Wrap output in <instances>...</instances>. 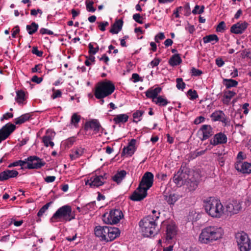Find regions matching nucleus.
<instances>
[{"instance_id":"nucleus-1","label":"nucleus","mask_w":251,"mask_h":251,"mask_svg":"<svg viewBox=\"0 0 251 251\" xmlns=\"http://www.w3.org/2000/svg\"><path fill=\"white\" fill-rule=\"evenodd\" d=\"M153 175L151 172H147L143 175L138 188L130 196V199L133 201H140L147 195V190L153 184Z\"/></svg>"},{"instance_id":"nucleus-2","label":"nucleus","mask_w":251,"mask_h":251,"mask_svg":"<svg viewBox=\"0 0 251 251\" xmlns=\"http://www.w3.org/2000/svg\"><path fill=\"white\" fill-rule=\"evenodd\" d=\"M224 232L223 228L215 226H210L202 229L199 241L202 244H208L221 239Z\"/></svg>"},{"instance_id":"nucleus-3","label":"nucleus","mask_w":251,"mask_h":251,"mask_svg":"<svg viewBox=\"0 0 251 251\" xmlns=\"http://www.w3.org/2000/svg\"><path fill=\"white\" fill-rule=\"evenodd\" d=\"M157 214L154 217L148 215L139 222L141 231L144 236L149 237L157 233L159 229L156 221L159 219V213Z\"/></svg>"},{"instance_id":"nucleus-4","label":"nucleus","mask_w":251,"mask_h":251,"mask_svg":"<svg viewBox=\"0 0 251 251\" xmlns=\"http://www.w3.org/2000/svg\"><path fill=\"white\" fill-rule=\"evenodd\" d=\"M206 213L213 218H220L224 213V207L220 200L209 197L203 201Z\"/></svg>"},{"instance_id":"nucleus-5","label":"nucleus","mask_w":251,"mask_h":251,"mask_svg":"<svg viewBox=\"0 0 251 251\" xmlns=\"http://www.w3.org/2000/svg\"><path fill=\"white\" fill-rule=\"evenodd\" d=\"M115 89V86L110 81L99 82L96 88L95 96L98 99H103L111 95Z\"/></svg>"},{"instance_id":"nucleus-6","label":"nucleus","mask_w":251,"mask_h":251,"mask_svg":"<svg viewBox=\"0 0 251 251\" xmlns=\"http://www.w3.org/2000/svg\"><path fill=\"white\" fill-rule=\"evenodd\" d=\"M123 217V213L121 210L113 209L109 213H105L103 215V221L107 224H116Z\"/></svg>"},{"instance_id":"nucleus-7","label":"nucleus","mask_w":251,"mask_h":251,"mask_svg":"<svg viewBox=\"0 0 251 251\" xmlns=\"http://www.w3.org/2000/svg\"><path fill=\"white\" fill-rule=\"evenodd\" d=\"M235 237L240 251H249L251 250V243L245 232H238L236 234Z\"/></svg>"},{"instance_id":"nucleus-8","label":"nucleus","mask_w":251,"mask_h":251,"mask_svg":"<svg viewBox=\"0 0 251 251\" xmlns=\"http://www.w3.org/2000/svg\"><path fill=\"white\" fill-rule=\"evenodd\" d=\"M27 166L28 169H39L44 166L45 162L43 159L36 156H30L26 158Z\"/></svg>"},{"instance_id":"nucleus-9","label":"nucleus","mask_w":251,"mask_h":251,"mask_svg":"<svg viewBox=\"0 0 251 251\" xmlns=\"http://www.w3.org/2000/svg\"><path fill=\"white\" fill-rule=\"evenodd\" d=\"M190 175L183 171H178L174 176V181L177 185H185L190 179Z\"/></svg>"},{"instance_id":"nucleus-10","label":"nucleus","mask_w":251,"mask_h":251,"mask_svg":"<svg viewBox=\"0 0 251 251\" xmlns=\"http://www.w3.org/2000/svg\"><path fill=\"white\" fill-rule=\"evenodd\" d=\"M106 179L105 175L92 176L85 181V185H89L91 188L98 187L103 184Z\"/></svg>"},{"instance_id":"nucleus-11","label":"nucleus","mask_w":251,"mask_h":251,"mask_svg":"<svg viewBox=\"0 0 251 251\" xmlns=\"http://www.w3.org/2000/svg\"><path fill=\"white\" fill-rule=\"evenodd\" d=\"M15 126L12 124H7L0 129V143L5 140L15 130Z\"/></svg>"},{"instance_id":"nucleus-12","label":"nucleus","mask_w":251,"mask_h":251,"mask_svg":"<svg viewBox=\"0 0 251 251\" xmlns=\"http://www.w3.org/2000/svg\"><path fill=\"white\" fill-rule=\"evenodd\" d=\"M109 227L107 226H97L94 230L95 235L100 238V240L107 242V237Z\"/></svg>"},{"instance_id":"nucleus-13","label":"nucleus","mask_w":251,"mask_h":251,"mask_svg":"<svg viewBox=\"0 0 251 251\" xmlns=\"http://www.w3.org/2000/svg\"><path fill=\"white\" fill-rule=\"evenodd\" d=\"M235 168L238 172L243 174L251 173V164L247 162L236 161Z\"/></svg>"},{"instance_id":"nucleus-14","label":"nucleus","mask_w":251,"mask_h":251,"mask_svg":"<svg viewBox=\"0 0 251 251\" xmlns=\"http://www.w3.org/2000/svg\"><path fill=\"white\" fill-rule=\"evenodd\" d=\"M240 203L236 201L228 203L226 206V212L227 215H232L237 213L240 210Z\"/></svg>"},{"instance_id":"nucleus-15","label":"nucleus","mask_w":251,"mask_h":251,"mask_svg":"<svg viewBox=\"0 0 251 251\" xmlns=\"http://www.w3.org/2000/svg\"><path fill=\"white\" fill-rule=\"evenodd\" d=\"M248 25L246 22H239L233 25L230 28V31L236 34H240L243 33Z\"/></svg>"},{"instance_id":"nucleus-16","label":"nucleus","mask_w":251,"mask_h":251,"mask_svg":"<svg viewBox=\"0 0 251 251\" xmlns=\"http://www.w3.org/2000/svg\"><path fill=\"white\" fill-rule=\"evenodd\" d=\"M227 142L226 136L222 132L216 134L213 138L210 140V144L213 146H217L219 144H223Z\"/></svg>"},{"instance_id":"nucleus-17","label":"nucleus","mask_w":251,"mask_h":251,"mask_svg":"<svg viewBox=\"0 0 251 251\" xmlns=\"http://www.w3.org/2000/svg\"><path fill=\"white\" fill-rule=\"evenodd\" d=\"M89 129H93L95 133H97L100 129H103L100 123L97 120H93L85 123L84 129L85 130H88Z\"/></svg>"},{"instance_id":"nucleus-18","label":"nucleus","mask_w":251,"mask_h":251,"mask_svg":"<svg viewBox=\"0 0 251 251\" xmlns=\"http://www.w3.org/2000/svg\"><path fill=\"white\" fill-rule=\"evenodd\" d=\"M55 136V133L51 131L47 130L45 135L42 137V142L46 147L54 146V143L52 141Z\"/></svg>"},{"instance_id":"nucleus-19","label":"nucleus","mask_w":251,"mask_h":251,"mask_svg":"<svg viewBox=\"0 0 251 251\" xmlns=\"http://www.w3.org/2000/svg\"><path fill=\"white\" fill-rule=\"evenodd\" d=\"M211 117L214 121H221L225 124V126L229 124L228 119L222 111H217L213 113Z\"/></svg>"},{"instance_id":"nucleus-20","label":"nucleus","mask_w":251,"mask_h":251,"mask_svg":"<svg viewBox=\"0 0 251 251\" xmlns=\"http://www.w3.org/2000/svg\"><path fill=\"white\" fill-rule=\"evenodd\" d=\"M19 173L16 170H6L0 173V181H4L10 178L16 177Z\"/></svg>"},{"instance_id":"nucleus-21","label":"nucleus","mask_w":251,"mask_h":251,"mask_svg":"<svg viewBox=\"0 0 251 251\" xmlns=\"http://www.w3.org/2000/svg\"><path fill=\"white\" fill-rule=\"evenodd\" d=\"M75 218V212L72 211L70 206L64 205V221H70Z\"/></svg>"},{"instance_id":"nucleus-22","label":"nucleus","mask_w":251,"mask_h":251,"mask_svg":"<svg viewBox=\"0 0 251 251\" xmlns=\"http://www.w3.org/2000/svg\"><path fill=\"white\" fill-rule=\"evenodd\" d=\"M161 88L157 87L156 88L151 87L146 92V96L149 99H151L152 102L156 98L159 94L161 92Z\"/></svg>"},{"instance_id":"nucleus-23","label":"nucleus","mask_w":251,"mask_h":251,"mask_svg":"<svg viewBox=\"0 0 251 251\" xmlns=\"http://www.w3.org/2000/svg\"><path fill=\"white\" fill-rule=\"evenodd\" d=\"M201 130L202 131L203 134V137L201 138V140L202 141L208 139L214 133L213 129L210 125H202L201 128Z\"/></svg>"},{"instance_id":"nucleus-24","label":"nucleus","mask_w":251,"mask_h":251,"mask_svg":"<svg viewBox=\"0 0 251 251\" xmlns=\"http://www.w3.org/2000/svg\"><path fill=\"white\" fill-rule=\"evenodd\" d=\"M109 229V231L107 235V242H110L114 240L119 237L120 234V230L117 227L110 226Z\"/></svg>"},{"instance_id":"nucleus-25","label":"nucleus","mask_w":251,"mask_h":251,"mask_svg":"<svg viewBox=\"0 0 251 251\" xmlns=\"http://www.w3.org/2000/svg\"><path fill=\"white\" fill-rule=\"evenodd\" d=\"M123 21L122 20H118L112 25L110 32L112 34H117L122 28Z\"/></svg>"},{"instance_id":"nucleus-26","label":"nucleus","mask_w":251,"mask_h":251,"mask_svg":"<svg viewBox=\"0 0 251 251\" xmlns=\"http://www.w3.org/2000/svg\"><path fill=\"white\" fill-rule=\"evenodd\" d=\"M176 234V228L174 225H168L167 226L166 240L169 241L172 240Z\"/></svg>"},{"instance_id":"nucleus-27","label":"nucleus","mask_w":251,"mask_h":251,"mask_svg":"<svg viewBox=\"0 0 251 251\" xmlns=\"http://www.w3.org/2000/svg\"><path fill=\"white\" fill-rule=\"evenodd\" d=\"M128 116L126 114H121L117 115L113 118V121L116 124L126 123L128 119Z\"/></svg>"},{"instance_id":"nucleus-28","label":"nucleus","mask_w":251,"mask_h":251,"mask_svg":"<svg viewBox=\"0 0 251 251\" xmlns=\"http://www.w3.org/2000/svg\"><path fill=\"white\" fill-rule=\"evenodd\" d=\"M81 117L80 115H78L77 113H74L71 118V121L69 125L67 126H69L70 128L73 126L75 128H77L78 126V123L80 121Z\"/></svg>"},{"instance_id":"nucleus-29","label":"nucleus","mask_w":251,"mask_h":251,"mask_svg":"<svg viewBox=\"0 0 251 251\" xmlns=\"http://www.w3.org/2000/svg\"><path fill=\"white\" fill-rule=\"evenodd\" d=\"M236 95V93L232 91H225L223 99L222 100L223 102L225 104H228L231 99Z\"/></svg>"},{"instance_id":"nucleus-30","label":"nucleus","mask_w":251,"mask_h":251,"mask_svg":"<svg viewBox=\"0 0 251 251\" xmlns=\"http://www.w3.org/2000/svg\"><path fill=\"white\" fill-rule=\"evenodd\" d=\"M63 219V206L60 207L50 219L51 222L61 221Z\"/></svg>"},{"instance_id":"nucleus-31","label":"nucleus","mask_w":251,"mask_h":251,"mask_svg":"<svg viewBox=\"0 0 251 251\" xmlns=\"http://www.w3.org/2000/svg\"><path fill=\"white\" fill-rule=\"evenodd\" d=\"M164 199L169 204H174L179 199V195L171 193L169 195H164Z\"/></svg>"},{"instance_id":"nucleus-32","label":"nucleus","mask_w":251,"mask_h":251,"mask_svg":"<svg viewBox=\"0 0 251 251\" xmlns=\"http://www.w3.org/2000/svg\"><path fill=\"white\" fill-rule=\"evenodd\" d=\"M126 172L125 170H122L120 172H118L113 176V180L119 184L122 181L124 178L126 176Z\"/></svg>"},{"instance_id":"nucleus-33","label":"nucleus","mask_w":251,"mask_h":251,"mask_svg":"<svg viewBox=\"0 0 251 251\" xmlns=\"http://www.w3.org/2000/svg\"><path fill=\"white\" fill-rule=\"evenodd\" d=\"M182 60L178 54L173 55L169 61V63L172 66H177L179 65Z\"/></svg>"},{"instance_id":"nucleus-34","label":"nucleus","mask_w":251,"mask_h":251,"mask_svg":"<svg viewBox=\"0 0 251 251\" xmlns=\"http://www.w3.org/2000/svg\"><path fill=\"white\" fill-rule=\"evenodd\" d=\"M153 102L160 106H166L169 103L166 99L161 96L157 97L155 100H153Z\"/></svg>"},{"instance_id":"nucleus-35","label":"nucleus","mask_w":251,"mask_h":251,"mask_svg":"<svg viewBox=\"0 0 251 251\" xmlns=\"http://www.w3.org/2000/svg\"><path fill=\"white\" fill-rule=\"evenodd\" d=\"M30 117V115L29 113H26L22 115L19 117L15 119L14 123L16 125L22 124L26 121H28Z\"/></svg>"},{"instance_id":"nucleus-36","label":"nucleus","mask_w":251,"mask_h":251,"mask_svg":"<svg viewBox=\"0 0 251 251\" xmlns=\"http://www.w3.org/2000/svg\"><path fill=\"white\" fill-rule=\"evenodd\" d=\"M26 28L28 34L32 35L37 31L38 28V25L35 22H32L30 25H27Z\"/></svg>"},{"instance_id":"nucleus-37","label":"nucleus","mask_w":251,"mask_h":251,"mask_svg":"<svg viewBox=\"0 0 251 251\" xmlns=\"http://www.w3.org/2000/svg\"><path fill=\"white\" fill-rule=\"evenodd\" d=\"M223 81L224 84L227 89L233 87H236L238 85V82L236 80L232 79H224Z\"/></svg>"},{"instance_id":"nucleus-38","label":"nucleus","mask_w":251,"mask_h":251,"mask_svg":"<svg viewBox=\"0 0 251 251\" xmlns=\"http://www.w3.org/2000/svg\"><path fill=\"white\" fill-rule=\"evenodd\" d=\"M192 178H190V179H189L188 182L185 184L190 191L195 190L198 186V181Z\"/></svg>"},{"instance_id":"nucleus-39","label":"nucleus","mask_w":251,"mask_h":251,"mask_svg":"<svg viewBox=\"0 0 251 251\" xmlns=\"http://www.w3.org/2000/svg\"><path fill=\"white\" fill-rule=\"evenodd\" d=\"M16 101L19 103H22L25 100V94L22 90H19L16 92V97L15 98Z\"/></svg>"},{"instance_id":"nucleus-40","label":"nucleus","mask_w":251,"mask_h":251,"mask_svg":"<svg viewBox=\"0 0 251 251\" xmlns=\"http://www.w3.org/2000/svg\"><path fill=\"white\" fill-rule=\"evenodd\" d=\"M72 153L70 154V158L72 160H74L79 157L83 153L82 150L79 149H74L72 150Z\"/></svg>"},{"instance_id":"nucleus-41","label":"nucleus","mask_w":251,"mask_h":251,"mask_svg":"<svg viewBox=\"0 0 251 251\" xmlns=\"http://www.w3.org/2000/svg\"><path fill=\"white\" fill-rule=\"evenodd\" d=\"M219 38L218 36L215 34H211L208 36H205L203 38V41L204 43H210L213 41L218 42Z\"/></svg>"},{"instance_id":"nucleus-42","label":"nucleus","mask_w":251,"mask_h":251,"mask_svg":"<svg viewBox=\"0 0 251 251\" xmlns=\"http://www.w3.org/2000/svg\"><path fill=\"white\" fill-rule=\"evenodd\" d=\"M25 164H26V158L24 160H19L11 163L8 165V167L12 168L16 166H21L22 168H23V167Z\"/></svg>"},{"instance_id":"nucleus-43","label":"nucleus","mask_w":251,"mask_h":251,"mask_svg":"<svg viewBox=\"0 0 251 251\" xmlns=\"http://www.w3.org/2000/svg\"><path fill=\"white\" fill-rule=\"evenodd\" d=\"M75 137L74 136L68 138L64 142V146L65 148L69 149L73 146L75 142Z\"/></svg>"},{"instance_id":"nucleus-44","label":"nucleus","mask_w":251,"mask_h":251,"mask_svg":"<svg viewBox=\"0 0 251 251\" xmlns=\"http://www.w3.org/2000/svg\"><path fill=\"white\" fill-rule=\"evenodd\" d=\"M134 151L135 148L127 146L126 147H125L124 148L123 153L125 154H127L129 156H131L134 153Z\"/></svg>"},{"instance_id":"nucleus-45","label":"nucleus","mask_w":251,"mask_h":251,"mask_svg":"<svg viewBox=\"0 0 251 251\" xmlns=\"http://www.w3.org/2000/svg\"><path fill=\"white\" fill-rule=\"evenodd\" d=\"M176 88L180 90H183L185 87V83L183 81L182 78H177L176 79Z\"/></svg>"},{"instance_id":"nucleus-46","label":"nucleus","mask_w":251,"mask_h":251,"mask_svg":"<svg viewBox=\"0 0 251 251\" xmlns=\"http://www.w3.org/2000/svg\"><path fill=\"white\" fill-rule=\"evenodd\" d=\"M94 1L92 0H86V9L89 12H94L96 11V8L93 7Z\"/></svg>"},{"instance_id":"nucleus-47","label":"nucleus","mask_w":251,"mask_h":251,"mask_svg":"<svg viewBox=\"0 0 251 251\" xmlns=\"http://www.w3.org/2000/svg\"><path fill=\"white\" fill-rule=\"evenodd\" d=\"M144 111L141 110H137L133 114V122L137 123L138 121H140L141 119H139L138 121H135L136 119L140 118L144 114Z\"/></svg>"},{"instance_id":"nucleus-48","label":"nucleus","mask_w":251,"mask_h":251,"mask_svg":"<svg viewBox=\"0 0 251 251\" xmlns=\"http://www.w3.org/2000/svg\"><path fill=\"white\" fill-rule=\"evenodd\" d=\"M187 95L189 99L191 100H195L198 97L196 91L192 90V89H190L187 92Z\"/></svg>"},{"instance_id":"nucleus-49","label":"nucleus","mask_w":251,"mask_h":251,"mask_svg":"<svg viewBox=\"0 0 251 251\" xmlns=\"http://www.w3.org/2000/svg\"><path fill=\"white\" fill-rule=\"evenodd\" d=\"M50 203H51V202H48L45 205H44L38 212V216L41 217V216H42L43 214L45 212V211L48 209Z\"/></svg>"},{"instance_id":"nucleus-50","label":"nucleus","mask_w":251,"mask_h":251,"mask_svg":"<svg viewBox=\"0 0 251 251\" xmlns=\"http://www.w3.org/2000/svg\"><path fill=\"white\" fill-rule=\"evenodd\" d=\"M53 94L51 95V98L55 99L57 98L61 97L62 92L60 90H55L54 88L52 89Z\"/></svg>"},{"instance_id":"nucleus-51","label":"nucleus","mask_w":251,"mask_h":251,"mask_svg":"<svg viewBox=\"0 0 251 251\" xmlns=\"http://www.w3.org/2000/svg\"><path fill=\"white\" fill-rule=\"evenodd\" d=\"M225 23L224 21L221 22L217 25L216 30L218 32H222L225 29Z\"/></svg>"},{"instance_id":"nucleus-52","label":"nucleus","mask_w":251,"mask_h":251,"mask_svg":"<svg viewBox=\"0 0 251 251\" xmlns=\"http://www.w3.org/2000/svg\"><path fill=\"white\" fill-rule=\"evenodd\" d=\"M191 73H192V75L200 76V75H201L202 74V73L201 71L195 68H193L191 69Z\"/></svg>"},{"instance_id":"nucleus-53","label":"nucleus","mask_w":251,"mask_h":251,"mask_svg":"<svg viewBox=\"0 0 251 251\" xmlns=\"http://www.w3.org/2000/svg\"><path fill=\"white\" fill-rule=\"evenodd\" d=\"M20 32V28L18 25H16L12 29V37L15 38Z\"/></svg>"},{"instance_id":"nucleus-54","label":"nucleus","mask_w":251,"mask_h":251,"mask_svg":"<svg viewBox=\"0 0 251 251\" xmlns=\"http://www.w3.org/2000/svg\"><path fill=\"white\" fill-rule=\"evenodd\" d=\"M32 52L33 54H36L39 57H41L43 55V51L39 50L37 48L35 47H33Z\"/></svg>"},{"instance_id":"nucleus-55","label":"nucleus","mask_w":251,"mask_h":251,"mask_svg":"<svg viewBox=\"0 0 251 251\" xmlns=\"http://www.w3.org/2000/svg\"><path fill=\"white\" fill-rule=\"evenodd\" d=\"M64 236H65V239L66 240L69 242H71L75 240L76 239L77 234L76 233H75L72 235V236H70L66 234L64 235Z\"/></svg>"},{"instance_id":"nucleus-56","label":"nucleus","mask_w":251,"mask_h":251,"mask_svg":"<svg viewBox=\"0 0 251 251\" xmlns=\"http://www.w3.org/2000/svg\"><path fill=\"white\" fill-rule=\"evenodd\" d=\"M206 150L199 151H195L192 153V156L193 157V158H195L199 156L202 155L205 153Z\"/></svg>"},{"instance_id":"nucleus-57","label":"nucleus","mask_w":251,"mask_h":251,"mask_svg":"<svg viewBox=\"0 0 251 251\" xmlns=\"http://www.w3.org/2000/svg\"><path fill=\"white\" fill-rule=\"evenodd\" d=\"M141 18V16L140 14L138 13L135 14L133 15V19L135 22L139 24H143V21L140 20Z\"/></svg>"},{"instance_id":"nucleus-58","label":"nucleus","mask_w":251,"mask_h":251,"mask_svg":"<svg viewBox=\"0 0 251 251\" xmlns=\"http://www.w3.org/2000/svg\"><path fill=\"white\" fill-rule=\"evenodd\" d=\"M108 25L107 22H100L99 23V27L100 29L102 31L105 30V27Z\"/></svg>"},{"instance_id":"nucleus-59","label":"nucleus","mask_w":251,"mask_h":251,"mask_svg":"<svg viewBox=\"0 0 251 251\" xmlns=\"http://www.w3.org/2000/svg\"><path fill=\"white\" fill-rule=\"evenodd\" d=\"M165 38L164 34L163 32H160L155 37V41L156 42H159V40H163Z\"/></svg>"},{"instance_id":"nucleus-60","label":"nucleus","mask_w":251,"mask_h":251,"mask_svg":"<svg viewBox=\"0 0 251 251\" xmlns=\"http://www.w3.org/2000/svg\"><path fill=\"white\" fill-rule=\"evenodd\" d=\"M40 33L42 34H49V35H51L53 33L51 31H50L48 29L44 28H42L40 30Z\"/></svg>"},{"instance_id":"nucleus-61","label":"nucleus","mask_w":251,"mask_h":251,"mask_svg":"<svg viewBox=\"0 0 251 251\" xmlns=\"http://www.w3.org/2000/svg\"><path fill=\"white\" fill-rule=\"evenodd\" d=\"M216 64L218 67H221L224 65L225 62L222 58H218L216 59Z\"/></svg>"},{"instance_id":"nucleus-62","label":"nucleus","mask_w":251,"mask_h":251,"mask_svg":"<svg viewBox=\"0 0 251 251\" xmlns=\"http://www.w3.org/2000/svg\"><path fill=\"white\" fill-rule=\"evenodd\" d=\"M160 61V60L159 59L155 58L154 59L151 61L150 64L152 67H154L155 66H157L159 64Z\"/></svg>"},{"instance_id":"nucleus-63","label":"nucleus","mask_w":251,"mask_h":251,"mask_svg":"<svg viewBox=\"0 0 251 251\" xmlns=\"http://www.w3.org/2000/svg\"><path fill=\"white\" fill-rule=\"evenodd\" d=\"M42 80H43L42 78L39 77L36 75L33 76L31 79V80L33 82H36L38 84L41 83L42 82Z\"/></svg>"},{"instance_id":"nucleus-64","label":"nucleus","mask_w":251,"mask_h":251,"mask_svg":"<svg viewBox=\"0 0 251 251\" xmlns=\"http://www.w3.org/2000/svg\"><path fill=\"white\" fill-rule=\"evenodd\" d=\"M55 179L54 176H48L45 178V180L47 183H50L53 182Z\"/></svg>"}]
</instances>
